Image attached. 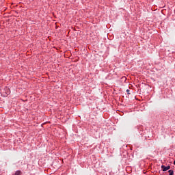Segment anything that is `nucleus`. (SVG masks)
Listing matches in <instances>:
<instances>
[{
  "label": "nucleus",
  "mask_w": 175,
  "mask_h": 175,
  "mask_svg": "<svg viewBox=\"0 0 175 175\" xmlns=\"http://www.w3.org/2000/svg\"><path fill=\"white\" fill-rule=\"evenodd\" d=\"M161 169L163 170V172H167V170H169L170 169V165L168 166H165V165H161Z\"/></svg>",
  "instance_id": "f257e3e1"
},
{
  "label": "nucleus",
  "mask_w": 175,
  "mask_h": 175,
  "mask_svg": "<svg viewBox=\"0 0 175 175\" xmlns=\"http://www.w3.org/2000/svg\"><path fill=\"white\" fill-rule=\"evenodd\" d=\"M15 175H21V171L18 170L15 172Z\"/></svg>",
  "instance_id": "f03ea898"
},
{
  "label": "nucleus",
  "mask_w": 175,
  "mask_h": 175,
  "mask_svg": "<svg viewBox=\"0 0 175 175\" xmlns=\"http://www.w3.org/2000/svg\"><path fill=\"white\" fill-rule=\"evenodd\" d=\"M168 172L170 173L169 175H173V174H174V171H173V170H169Z\"/></svg>",
  "instance_id": "7ed1b4c3"
},
{
  "label": "nucleus",
  "mask_w": 175,
  "mask_h": 175,
  "mask_svg": "<svg viewBox=\"0 0 175 175\" xmlns=\"http://www.w3.org/2000/svg\"><path fill=\"white\" fill-rule=\"evenodd\" d=\"M126 92H129V90H126Z\"/></svg>",
  "instance_id": "20e7f679"
},
{
  "label": "nucleus",
  "mask_w": 175,
  "mask_h": 175,
  "mask_svg": "<svg viewBox=\"0 0 175 175\" xmlns=\"http://www.w3.org/2000/svg\"><path fill=\"white\" fill-rule=\"evenodd\" d=\"M43 125H44V124H42V126H43Z\"/></svg>",
  "instance_id": "39448f33"
}]
</instances>
